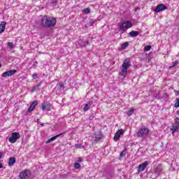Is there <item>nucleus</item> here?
<instances>
[{
	"label": "nucleus",
	"instance_id": "nucleus-1",
	"mask_svg": "<svg viewBox=\"0 0 179 179\" xmlns=\"http://www.w3.org/2000/svg\"><path fill=\"white\" fill-rule=\"evenodd\" d=\"M41 24L43 27H54L57 24V20L50 15H44L41 18Z\"/></svg>",
	"mask_w": 179,
	"mask_h": 179
},
{
	"label": "nucleus",
	"instance_id": "nucleus-2",
	"mask_svg": "<svg viewBox=\"0 0 179 179\" xmlns=\"http://www.w3.org/2000/svg\"><path fill=\"white\" fill-rule=\"evenodd\" d=\"M131 66V60L125 59L122 64V69L120 73V76L122 78H124L127 76V73H128V69Z\"/></svg>",
	"mask_w": 179,
	"mask_h": 179
},
{
	"label": "nucleus",
	"instance_id": "nucleus-3",
	"mask_svg": "<svg viewBox=\"0 0 179 179\" xmlns=\"http://www.w3.org/2000/svg\"><path fill=\"white\" fill-rule=\"evenodd\" d=\"M132 27V22L131 21H124L120 25V30L125 31L128 29H131Z\"/></svg>",
	"mask_w": 179,
	"mask_h": 179
},
{
	"label": "nucleus",
	"instance_id": "nucleus-4",
	"mask_svg": "<svg viewBox=\"0 0 179 179\" xmlns=\"http://www.w3.org/2000/svg\"><path fill=\"white\" fill-rule=\"evenodd\" d=\"M148 135H149V129L148 128H141L137 132L138 138H145Z\"/></svg>",
	"mask_w": 179,
	"mask_h": 179
},
{
	"label": "nucleus",
	"instance_id": "nucleus-5",
	"mask_svg": "<svg viewBox=\"0 0 179 179\" xmlns=\"http://www.w3.org/2000/svg\"><path fill=\"white\" fill-rule=\"evenodd\" d=\"M20 138V134L18 132L12 133L11 136L9 137L8 141L10 143H16V141Z\"/></svg>",
	"mask_w": 179,
	"mask_h": 179
},
{
	"label": "nucleus",
	"instance_id": "nucleus-6",
	"mask_svg": "<svg viewBox=\"0 0 179 179\" xmlns=\"http://www.w3.org/2000/svg\"><path fill=\"white\" fill-rule=\"evenodd\" d=\"M30 170L29 169H25L23 170L22 172H20V175H19V178L20 179H29L30 177Z\"/></svg>",
	"mask_w": 179,
	"mask_h": 179
},
{
	"label": "nucleus",
	"instance_id": "nucleus-7",
	"mask_svg": "<svg viewBox=\"0 0 179 179\" xmlns=\"http://www.w3.org/2000/svg\"><path fill=\"white\" fill-rule=\"evenodd\" d=\"M171 131H172L173 134H174V132H178L179 131V118L178 117L175 120V123L172 124Z\"/></svg>",
	"mask_w": 179,
	"mask_h": 179
},
{
	"label": "nucleus",
	"instance_id": "nucleus-8",
	"mask_svg": "<svg viewBox=\"0 0 179 179\" xmlns=\"http://www.w3.org/2000/svg\"><path fill=\"white\" fill-rule=\"evenodd\" d=\"M89 45V42L84 41L83 39H80L78 41L77 44H76V47L77 48H83V47H86Z\"/></svg>",
	"mask_w": 179,
	"mask_h": 179
},
{
	"label": "nucleus",
	"instance_id": "nucleus-9",
	"mask_svg": "<svg viewBox=\"0 0 179 179\" xmlns=\"http://www.w3.org/2000/svg\"><path fill=\"white\" fill-rule=\"evenodd\" d=\"M166 9H167V6L161 3L157 6V8L154 10V12H155V13H159V12H162V10H166Z\"/></svg>",
	"mask_w": 179,
	"mask_h": 179
},
{
	"label": "nucleus",
	"instance_id": "nucleus-10",
	"mask_svg": "<svg viewBox=\"0 0 179 179\" xmlns=\"http://www.w3.org/2000/svg\"><path fill=\"white\" fill-rule=\"evenodd\" d=\"M16 72H17V71H16L15 69H12V70H10V71L3 73L1 76H2V78H8V76H13V75H15V73H16Z\"/></svg>",
	"mask_w": 179,
	"mask_h": 179
},
{
	"label": "nucleus",
	"instance_id": "nucleus-11",
	"mask_svg": "<svg viewBox=\"0 0 179 179\" xmlns=\"http://www.w3.org/2000/svg\"><path fill=\"white\" fill-rule=\"evenodd\" d=\"M148 164H149V162H148V161H145L144 163L138 165V171L139 173H141V171H144L145 169H146V167H148Z\"/></svg>",
	"mask_w": 179,
	"mask_h": 179
},
{
	"label": "nucleus",
	"instance_id": "nucleus-12",
	"mask_svg": "<svg viewBox=\"0 0 179 179\" xmlns=\"http://www.w3.org/2000/svg\"><path fill=\"white\" fill-rule=\"evenodd\" d=\"M124 129H120V130H118L116 134H115V136L113 138L114 141H117L118 139H120V137L121 136V135H124Z\"/></svg>",
	"mask_w": 179,
	"mask_h": 179
},
{
	"label": "nucleus",
	"instance_id": "nucleus-13",
	"mask_svg": "<svg viewBox=\"0 0 179 179\" xmlns=\"http://www.w3.org/2000/svg\"><path fill=\"white\" fill-rule=\"evenodd\" d=\"M154 171L157 176H160L162 173V171H163V168L162 167V165H157L154 167Z\"/></svg>",
	"mask_w": 179,
	"mask_h": 179
},
{
	"label": "nucleus",
	"instance_id": "nucleus-14",
	"mask_svg": "<svg viewBox=\"0 0 179 179\" xmlns=\"http://www.w3.org/2000/svg\"><path fill=\"white\" fill-rule=\"evenodd\" d=\"M38 102L37 101H34L32 102V103L29 106V108H28V113H31L34 108H36V106H37Z\"/></svg>",
	"mask_w": 179,
	"mask_h": 179
},
{
	"label": "nucleus",
	"instance_id": "nucleus-15",
	"mask_svg": "<svg viewBox=\"0 0 179 179\" xmlns=\"http://www.w3.org/2000/svg\"><path fill=\"white\" fill-rule=\"evenodd\" d=\"M93 106V101H89L87 103L85 104L83 108V111H89L90 110V107Z\"/></svg>",
	"mask_w": 179,
	"mask_h": 179
},
{
	"label": "nucleus",
	"instance_id": "nucleus-16",
	"mask_svg": "<svg viewBox=\"0 0 179 179\" xmlns=\"http://www.w3.org/2000/svg\"><path fill=\"white\" fill-rule=\"evenodd\" d=\"M95 141H100V139H103V134H101V131H96L94 134Z\"/></svg>",
	"mask_w": 179,
	"mask_h": 179
},
{
	"label": "nucleus",
	"instance_id": "nucleus-17",
	"mask_svg": "<svg viewBox=\"0 0 179 179\" xmlns=\"http://www.w3.org/2000/svg\"><path fill=\"white\" fill-rule=\"evenodd\" d=\"M51 108V104L48 102H46L45 104H42V110L43 111H45V110H50Z\"/></svg>",
	"mask_w": 179,
	"mask_h": 179
},
{
	"label": "nucleus",
	"instance_id": "nucleus-18",
	"mask_svg": "<svg viewBox=\"0 0 179 179\" xmlns=\"http://www.w3.org/2000/svg\"><path fill=\"white\" fill-rule=\"evenodd\" d=\"M61 135H62V134H60L59 135H56V136L50 138L47 141H45V143H51V142H54V141H55V139H57V138H59V136H61Z\"/></svg>",
	"mask_w": 179,
	"mask_h": 179
},
{
	"label": "nucleus",
	"instance_id": "nucleus-19",
	"mask_svg": "<svg viewBox=\"0 0 179 179\" xmlns=\"http://www.w3.org/2000/svg\"><path fill=\"white\" fill-rule=\"evenodd\" d=\"M5 27H6V23L2 22L0 24V34L1 33H3V31H5Z\"/></svg>",
	"mask_w": 179,
	"mask_h": 179
},
{
	"label": "nucleus",
	"instance_id": "nucleus-20",
	"mask_svg": "<svg viewBox=\"0 0 179 179\" xmlns=\"http://www.w3.org/2000/svg\"><path fill=\"white\" fill-rule=\"evenodd\" d=\"M129 36H130V37H138V36H139V32L136 31H131L129 33Z\"/></svg>",
	"mask_w": 179,
	"mask_h": 179
},
{
	"label": "nucleus",
	"instance_id": "nucleus-21",
	"mask_svg": "<svg viewBox=\"0 0 179 179\" xmlns=\"http://www.w3.org/2000/svg\"><path fill=\"white\" fill-rule=\"evenodd\" d=\"M16 163V158L10 157L8 162V166H13Z\"/></svg>",
	"mask_w": 179,
	"mask_h": 179
},
{
	"label": "nucleus",
	"instance_id": "nucleus-22",
	"mask_svg": "<svg viewBox=\"0 0 179 179\" xmlns=\"http://www.w3.org/2000/svg\"><path fill=\"white\" fill-rule=\"evenodd\" d=\"M178 64H179V61L176 60L174 62L172 63V65L169 66V69H173V68H175L176 66H177Z\"/></svg>",
	"mask_w": 179,
	"mask_h": 179
},
{
	"label": "nucleus",
	"instance_id": "nucleus-23",
	"mask_svg": "<svg viewBox=\"0 0 179 179\" xmlns=\"http://www.w3.org/2000/svg\"><path fill=\"white\" fill-rule=\"evenodd\" d=\"M128 45H129V43H128V42L124 43L123 44H122V49L125 50V48H127Z\"/></svg>",
	"mask_w": 179,
	"mask_h": 179
},
{
	"label": "nucleus",
	"instance_id": "nucleus-24",
	"mask_svg": "<svg viewBox=\"0 0 179 179\" xmlns=\"http://www.w3.org/2000/svg\"><path fill=\"white\" fill-rule=\"evenodd\" d=\"M7 45L9 47L10 50H13V48H15L13 46V43L12 42H8Z\"/></svg>",
	"mask_w": 179,
	"mask_h": 179
},
{
	"label": "nucleus",
	"instance_id": "nucleus-25",
	"mask_svg": "<svg viewBox=\"0 0 179 179\" xmlns=\"http://www.w3.org/2000/svg\"><path fill=\"white\" fill-rule=\"evenodd\" d=\"M57 87L59 89V90H64L65 87H64V85L62 83H59L57 85Z\"/></svg>",
	"mask_w": 179,
	"mask_h": 179
},
{
	"label": "nucleus",
	"instance_id": "nucleus-26",
	"mask_svg": "<svg viewBox=\"0 0 179 179\" xmlns=\"http://www.w3.org/2000/svg\"><path fill=\"white\" fill-rule=\"evenodd\" d=\"M131 114H134V108H131L127 112V115H128V117H131Z\"/></svg>",
	"mask_w": 179,
	"mask_h": 179
},
{
	"label": "nucleus",
	"instance_id": "nucleus-27",
	"mask_svg": "<svg viewBox=\"0 0 179 179\" xmlns=\"http://www.w3.org/2000/svg\"><path fill=\"white\" fill-rule=\"evenodd\" d=\"M152 46L150 45H145L144 48V51H150Z\"/></svg>",
	"mask_w": 179,
	"mask_h": 179
},
{
	"label": "nucleus",
	"instance_id": "nucleus-28",
	"mask_svg": "<svg viewBox=\"0 0 179 179\" xmlns=\"http://www.w3.org/2000/svg\"><path fill=\"white\" fill-rule=\"evenodd\" d=\"M90 12V8H85L84 10H83V13H85L87 14Z\"/></svg>",
	"mask_w": 179,
	"mask_h": 179
},
{
	"label": "nucleus",
	"instance_id": "nucleus-29",
	"mask_svg": "<svg viewBox=\"0 0 179 179\" xmlns=\"http://www.w3.org/2000/svg\"><path fill=\"white\" fill-rule=\"evenodd\" d=\"M174 107H176V108H178V107H179V99H176Z\"/></svg>",
	"mask_w": 179,
	"mask_h": 179
},
{
	"label": "nucleus",
	"instance_id": "nucleus-30",
	"mask_svg": "<svg viewBox=\"0 0 179 179\" xmlns=\"http://www.w3.org/2000/svg\"><path fill=\"white\" fill-rule=\"evenodd\" d=\"M74 168L78 169H80V164L76 162L74 164Z\"/></svg>",
	"mask_w": 179,
	"mask_h": 179
},
{
	"label": "nucleus",
	"instance_id": "nucleus-31",
	"mask_svg": "<svg viewBox=\"0 0 179 179\" xmlns=\"http://www.w3.org/2000/svg\"><path fill=\"white\" fill-rule=\"evenodd\" d=\"M75 147L77 148V149H83V145H82V144H76Z\"/></svg>",
	"mask_w": 179,
	"mask_h": 179
},
{
	"label": "nucleus",
	"instance_id": "nucleus-32",
	"mask_svg": "<svg viewBox=\"0 0 179 179\" xmlns=\"http://www.w3.org/2000/svg\"><path fill=\"white\" fill-rule=\"evenodd\" d=\"M125 155H127V152L125 150H123L121 153H120V157H125Z\"/></svg>",
	"mask_w": 179,
	"mask_h": 179
},
{
	"label": "nucleus",
	"instance_id": "nucleus-33",
	"mask_svg": "<svg viewBox=\"0 0 179 179\" xmlns=\"http://www.w3.org/2000/svg\"><path fill=\"white\" fill-rule=\"evenodd\" d=\"M94 23H96V20H92L89 22V26H93Z\"/></svg>",
	"mask_w": 179,
	"mask_h": 179
},
{
	"label": "nucleus",
	"instance_id": "nucleus-34",
	"mask_svg": "<svg viewBox=\"0 0 179 179\" xmlns=\"http://www.w3.org/2000/svg\"><path fill=\"white\" fill-rule=\"evenodd\" d=\"M32 78L33 79H36L37 78V73L33 74Z\"/></svg>",
	"mask_w": 179,
	"mask_h": 179
},
{
	"label": "nucleus",
	"instance_id": "nucleus-35",
	"mask_svg": "<svg viewBox=\"0 0 179 179\" xmlns=\"http://www.w3.org/2000/svg\"><path fill=\"white\" fill-rule=\"evenodd\" d=\"M77 162H82V158H80V157H78V158H77Z\"/></svg>",
	"mask_w": 179,
	"mask_h": 179
},
{
	"label": "nucleus",
	"instance_id": "nucleus-36",
	"mask_svg": "<svg viewBox=\"0 0 179 179\" xmlns=\"http://www.w3.org/2000/svg\"><path fill=\"white\" fill-rule=\"evenodd\" d=\"M37 62H35L34 63V64H33V66H34H34H37Z\"/></svg>",
	"mask_w": 179,
	"mask_h": 179
},
{
	"label": "nucleus",
	"instance_id": "nucleus-37",
	"mask_svg": "<svg viewBox=\"0 0 179 179\" xmlns=\"http://www.w3.org/2000/svg\"><path fill=\"white\" fill-rule=\"evenodd\" d=\"M0 169H3V165H2V162H0Z\"/></svg>",
	"mask_w": 179,
	"mask_h": 179
},
{
	"label": "nucleus",
	"instance_id": "nucleus-38",
	"mask_svg": "<svg viewBox=\"0 0 179 179\" xmlns=\"http://www.w3.org/2000/svg\"><path fill=\"white\" fill-rule=\"evenodd\" d=\"M138 10H139V8H135V12H138Z\"/></svg>",
	"mask_w": 179,
	"mask_h": 179
},
{
	"label": "nucleus",
	"instance_id": "nucleus-39",
	"mask_svg": "<svg viewBox=\"0 0 179 179\" xmlns=\"http://www.w3.org/2000/svg\"><path fill=\"white\" fill-rule=\"evenodd\" d=\"M0 159H2V152H0Z\"/></svg>",
	"mask_w": 179,
	"mask_h": 179
},
{
	"label": "nucleus",
	"instance_id": "nucleus-40",
	"mask_svg": "<svg viewBox=\"0 0 179 179\" xmlns=\"http://www.w3.org/2000/svg\"><path fill=\"white\" fill-rule=\"evenodd\" d=\"M41 127H44V123L41 124Z\"/></svg>",
	"mask_w": 179,
	"mask_h": 179
},
{
	"label": "nucleus",
	"instance_id": "nucleus-41",
	"mask_svg": "<svg viewBox=\"0 0 179 179\" xmlns=\"http://www.w3.org/2000/svg\"><path fill=\"white\" fill-rule=\"evenodd\" d=\"M38 121H40V119H38Z\"/></svg>",
	"mask_w": 179,
	"mask_h": 179
},
{
	"label": "nucleus",
	"instance_id": "nucleus-42",
	"mask_svg": "<svg viewBox=\"0 0 179 179\" xmlns=\"http://www.w3.org/2000/svg\"><path fill=\"white\" fill-rule=\"evenodd\" d=\"M0 68H1V64H0Z\"/></svg>",
	"mask_w": 179,
	"mask_h": 179
}]
</instances>
